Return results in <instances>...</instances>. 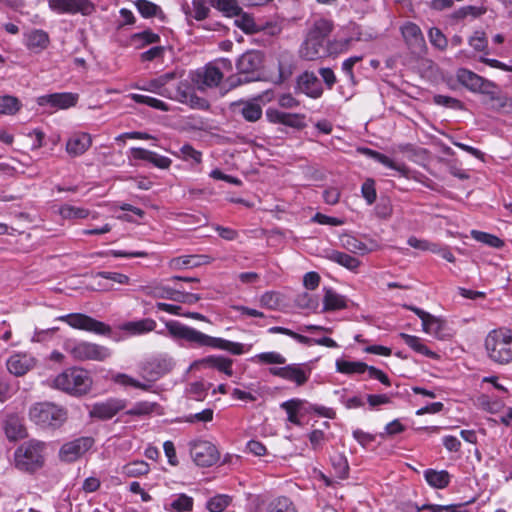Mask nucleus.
I'll return each instance as SVG.
<instances>
[{"instance_id": "a19ab883", "label": "nucleus", "mask_w": 512, "mask_h": 512, "mask_svg": "<svg viewBox=\"0 0 512 512\" xmlns=\"http://www.w3.org/2000/svg\"><path fill=\"white\" fill-rule=\"evenodd\" d=\"M130 40L132 45H134L136 48H143L144 46L149 44L159 43L161 38L152 30L147 29L142 32L132 34Z\"/></svg>"}, {"instance_id": "49530a36", "label": "nucleus", "mask_w": 512, "mask_h": 512, "mask_svg": "<svg viewBox=\"0 0 512 512\" xmlns=\"http://www.w3.org/2000/svg\"><path fill=\"white\" fill-rule=\"evenodd\" d=\"M211 386V383H204L203 381L192 382L188 385L186 393L193 400L204 401Z\"/></svg>"}, {"instance_id": "6ab92c4d", "label": "nucleus", "mask_w": 512, "mask_h": 512, "mask_svg": "<svg viewBox=\"0 0 512 512\" xmlns=\"http://www.w3.org/2000/svg\"><path fill=\"white\" fill-rule=\"evenodd\" d=\"M232 365L233 359L231 358L218 355H209L207 357L194 361L191 365V368H213L218 370L219 372L224 373L228 377H231L234 374Z\"/></svg>"}, {"instance_id": "680f3d73", "label": "nucleus", "mask_w": 512, "mask_h": 512, "mask_svg": "<svg viewBox=\"0 0 512 512\" xmlns=\"http://www.w3.org/2000/svg\"><path fill=\"white\" fill-rule=\"evenodd\" d=\"M361 193L368 205H372L376 201L377 192L375 188V181L372 178L366 179L362 184Z\"/></svg>"}, {"instance_id": "ddd939ff", "label": "nucleus", "mask_w": 512, "mask_h": 512, "mask_svg": "<svg viewBox=\"0 0 512 512\" xmlns=\"http://www.w3.org/2000/svg\"><path fill=\"white\" fill-rule=\"evenodd\" d=\"M49 8L57 14L90 15L95 6L90 0H47Z\"/></svg>"}, {"instance_id": "13d9d810", "label": "nucleus", "mask_w": 512, "mask_h": 512, "mask_svg": "<svg viewBox=\"0 0 512 512\" xmlns=\"http://www.w3.org/2000/svg\"><path fill=\"white\" fill-rule=\"evenodd\" d=\"M433 102L437 105H440V106H443L446 108H450V109H454V110H463L464 109V103L462 101H460L459 99L451 97V96L437 94V95H434Z\"/></svg>"}, {"instance_id": "58836bf2", "label": "nucleus", "mask_w": 512, "mask_h": 512, "mask_svg": "<svg viewBox=\"0 0 512 512\" xmlns=\"http://www.w3.org/2000/svg\"><path fill=\"white\" fill-rule=\"evenodd\" d=\"M399 336L415 352L428 358H437V354L431 351L426 345H424L419 337L406 333H400Z\"/></svg>"}, {"instance_id": "393cba45", "label": "nucleus", "mask_w": 512, "mask_h": 512, "mask_svg": "<svg viewBox=\"0 0 512 512\" xmlns=\"http://www.w3.org/2000/svg\"><path fill=\"white\" fill-rule=\"evenodd\" d=\"M131 154L134 159L147 161L160 169H168L172 163L170 158L144 148H132Z\"/></svg>"}, {"instance_id": "7c9ffc66", "label": "nucleus", "mask_w": 512, "mask_h": 512, "mask_svg": "<svg viewBox=\"0 0 512 512\" xmlns=\"http://www.w3.org/2000/svg\"><path fill=\"white\" fill-rule=\"evenodd\" d=\"M426 482L433 488L444 489L449 486L451 475L447 470L426 469L424 471Z\"/></svg>"}, {"instance_id": "774afa93", "label": "nucleus", "mask_w": 512, "mask_h": 512, "mask_svg": "<svg viewBox=\"0 0 512 512\" xmlns=\"http://www.w3.org/2000/svg\"><path fill=\"white\" fill-rule=\"evenodd\" d=\"M469 45L476 51H484L488 46V41L483 31H476L469 38Z\"/></svg>"}, {"instance_id": "2f4dec72", "label": "nucleus", "mask_w": 512, "mask_h": 512, "mask_svg": "<svg viewBox=\"0 0 512 512\" xmlns=\"http://www.w3.org/2000/svg\"><path fill=\"white\" fill-rule=\"evenodd\" d=\"M49 35L41 29H34L26 34V46L28 49L40 52L49 45Z\"/></svg>"}, {"instance_id": "0eeeda50", "label": "nucleus", "mask_w": 512, "mask_h": 512, "mask_svg": "<svg viewBox=\"0 0 512 512\" xmlns=\"http://www.w3.org/2000/svg\"><path fill=\"white\" fill-rule=\"evenodd\" d=\"M457 81L472 93L482 94L488 97L485 105L495 102L502 94L498 85L467 68H459L456 71Z\"/></svg>"}, {"instance_id": "69168bd1", "label": "nucleus", "mask_w": 512, "mask_h": 512, "mask_svg": "<svg viewBox=\"0 0 512 512\" xmlns=\"http://www.w3.org/2000/svg\"><path fill=\"white\" fill-rule=\"evenodd\" d=\"M350 43H351V39H348V38H346L344 40H332V41L329 40L326 43V47L328 50L327 56H330L333 54H338V53L348 50Z\"/></svg>"}, {"instance_id": "473e14b6", "label": "nucleus", "mask_w": 512, "mask_h": 512, "mask_svg": "<svg viewBox=\"0 0 512 512\" xmlns=\"http://www.w3.org/2000/svg\"><path fill=\"white\" fill-rule=\"evenodd\" d=\"M306 404L308 402L304 399L293 398L280 404L281 409L287 413V420L297 426L301 425V422L297 416V413L301 410L305 411Z\"/></svg>"}, {"instance_id": "4c0bfd02", "label": "nucleus", "mask_w": 512, "mask_h": 512, "mask_svg": "<svg viewBox=\"0 0 512 512\" xmlns=\"http://www.w3.org/2000/svg\"><path fill=\"white\" fill-rule=\"evenodd\" d=\"M370 367L361 361H347L343 359L336 361V370L343 374H362L366 371L369 373Z\"/></svg>"}, {"instance_id": "e2e57ef3", "label": "nucleus", "mask_w": 512, "mask_h": 512, "mask_svg": "<svg viewBox=\"0 0 512 512\" xmlns=\"http://www.w3.org/2000/svg\"><path fill=\"white\" fill-rule=\"evenodd\" d=\"M305 119L306 116L304 114L286 113L283 125L297 130H302L307 126Z\"/></svg>"}, {"instance_id": "338daca9", "label": "nucleus", "mask_w": 512, "mask_h": 512, "mask_svg": "<svg viewBox=\"0 0 512 512\" xmlns=\"http://www.w3.org/2000/svg\"><path fill=\"white\" fill-rule=\"evenodd\" d=\"M295 304L302 309L315 310L318 307V301L307 292L298 294L295 298Z\"/></svg>"}, {"instance_id": "1a4fd4ad", "label": "nucleus", "mask_w": 512, "mask_h": 512, "mask_svg": "<svg viewBox=\"0 0 512 512\" xmlns=\"http://www.w3.org/2000/svg\"><path fill=\"white\" fill-rule=\"evenodd\" d=\"M64 350L76 361H105L111 356L109 348L75 339H67L64 342Z\"/></svg>"}, {"instance_id": "3c124183", "label": "nucleus", "mask_w": 512, "mask_h": 512, "mask_svg": "<svg viewBox=\"0 0 512 512\" xmlns=\"http://www.w3.org/2000/svg\"><path fill=\"white\" fill-rule=\"evenodd\" d=\"M149 464L143 460H136L123 467V473L128 477H139L148 474Z\"/></svg>"}, {"instance_id": "4468645a", "label": "nucleus", "mask_w": 512, "mask_h": 512, "mask_svg": "<svg viewBox=\"0 0 512 512\" xmlns=\"http://www.w3.org/2000/svg\"><path fill=\"white\" fill-rule=\"evenodd\" d=\"M126 406L127 401L125 399L109 398L103 402L93 404L89 411V416L106 421L113 418L117 413L125 409Z\"/></svg>"}, {"instance_id": "c85d7f7f", "label": "nucleus", "mask_w": 512, "mask_h": 512, "mask_svg": "<svg viewBox=\"0 0 512 512\" xmlns=\"http://www.w3.org/2000/svg\"><path fill=\"white\" fill-rule=\"evenodd\" d=\"M401 33L410 49L421 48L425 44L421 29L413 22H406L401 27Z\"/></svg>"}, {"instance_id": "4be33fe9", "label": "nucleus", "mask_w": 512, "mask_h": 512, "mask_svg": "<svg viewBox=\"0 0 512 512\" xmlns=\"http://www.w3.org/2000/svg\"><path fill=\"white\" fill-rule=\"evenodd\" d=\"M326 44H321L318 41L306 36L305 40L300 46L299 55L302 59L307 61H314L320 58L327 57Z\"/></svg>"}, {"instance_id": "f3484780", "label": "nucleus", "mask_w": 512, "mask_h": 512, "mask_svg": "<svg viewBox=\"0 0 512 512\" xmlns=\"http://www.w3.org/2000/svg\"><path fill=\"white\" fill-rule=\"evenodd\" d=\"M222 79L223 73L218 67L212 64H207L204 68L197 70L192 78L193 82L201 90L217 87Z\"/></svg>"}, {"instance_id": "bf43d9fd", "label": "nucleus", "mask_w": 512, "mask_h": 512, "mask_svg": "<svg viewBox=\"0 0 512 512\" xmlns=\"http://www.w3.org/2000/svg\"><path fill=\"white\" fill-rule=\"evenodd\" d=\"M60 214L63 218L83 219L88 217L89 211L85 208L74 207L71 205H63L60 208Z\"/></svg>"}, {"instance_id": "c756f323", "label": "nucleus", "mask_w": 512, "mask_h": 512, "mask_svg": "<svg viewBox=\"0 0 512 512\" xmlns=\"http://www.w3.org/2000/svg\"><path fill=\"white\" fill-rule=\"evenodd\" d=\"M323 311H336L347 307V298L332 288H324Z\"/></svg>"}, {"instance_id": "de8ad7c7", "label": "nucleus", "mask_w": 512, "mask_h": 512, "mask_svg": "<svg viewBox=\"0 0 512 512\" xmlns=\"http://www.w3.org/2000/svg\"><path fill=\"white\" fill-rule=\"evenodd\" d=\"M232 502V497L227 494H217L206 502L209 512H223Z\"/></svg>"}, {"instance_id": "dca6fc26", "label": "nucleus", "mask_w": 512, "mask_h": 512, "mask_svg": "<svg viewBox=\"0 0 512 512\" xmlns=\"http://www.w3.org/2000/svg\"><path fill=\"white\" fill-rule=\"evenodd\" d=\"M2 427L9 441H18L28 436L24 417L17 413L7 414Z\"/></svg>"}, {"instance_id": "6e6552de", "label": "nucleus", "mask_w": 512, "mask_h": 512, "mask_svg": "<svg viewBox=\"0 0 512 512\" xmlns=\"http://www.w3.org/2000/svg\"><path fill=\"white\" fill-rule=\"evenodd\" d=\"M45 443L39 440H29L22 443L14 453L15 466L25 472H35L44 465Z\"/></svg>"}, {"instance_id": "79ce46f5", "label": "nucleus", "mask_w": 512, "mask_h": 512, "mask_svg": "<svg viewBox=\"0 0 512 512\" xmlns=\"http://www.w3.org/2000/svg\"><path fill=\"white\" fill-rule=\"evenodd\" d=\"M265 512H298L293 501L286 497L280 496L272 499L266 506Z\"/></svg>"}, {"instance_id": "a18cd8bd", "label": "nucleus", "mask_w": 512, "mask_h": 512, "mask_svg": "<svg viewBox=\"0 0 512 512\" xmlns=\"http://www.w3.org/2000/svg\"><path fill=\"white\" fill-rule=\"evenodd\" d=\"M208 256L206 255H187L182 257L174 258L171 261V265L174 268L181 269L186 267H195L203 263H207Z\"/></svg>"}, {"instance_id": "423d86ee", "label": "nucleus", "mask_w": 512, "mask_h": 512, "mask_svg": "<svg viewBox=\"0 0 512 512\" xmlns=\"http://www.w3.org/2000/svg\"><path fill=\"white\" fill-rule=\"evenodd\" d=\"M29 418L44 429H58L67 420V410L51 402H38L29 408Z\"/></svg>"}, {"instance_id": "cd10ccee", "label": "nucleus", "mask_w": 512, "mask_h": 512, "mask_svg": "<svg viewBox=\"0 0 512 512\" xmlns=\"http://www.w3.org/2000/svg\"><path fill=\"white\" fill-rule=\"evenodd\" d=\"M8 371L15 376L25 375L34 366V361L26 354H14L7 360Z\"/></svg>"}, {"instance_id": "9b49d317", "label": "nucleus", "mask_w": 512, "mask_h": 512, "mask_svg": "<svg viewBox=\"0 0 512 512\" xmlns=\"http://www.w3.org/2000/svg\"><path fill=\"white\" fill-rule=\"evenodd\" d=\"M56 320L65 322L73 329L84 330L97 335L110 336L112 333L110 325L83 313L62 315L57 317Z\"/></svg>"}, {"instance_id": "ea45409f", "label": "nucleus", "mask_w": 512, "mask_h": 512, "mask_svg": "<svg viewBox=\"0 0 512 512\" xmlns=\"http://www.w3.org/2000/svg\"><path fill=\"white\" fill-rule=\"evenodd\" d=\"M211 6L219 10L226 17L239 16L242 8L239 6L237 0H208Z\"/></svg>"}, {"instance_id": "37998d69", "label": "nucleus", "mask_w": 512, "mask_h": 512, "mask_svg": "<svg viewBox=\"0 0 512 512\" xmlns=\"http://www.w3.org/2000/svg\"><path fill=\"white\" fill-rule=\"evenodd\" d=\"M181 289L171 288L165 285L155 286L148 292L154 298L168 299L175 302H179Z\"/></svg>"}, {"instance_id": "a211bd4d", "label": "nucleus", "mask_w": 512, "mask_h": 512, "mask_svg": "<svg viewBox=\"0 0 512 512\" xmlns=\"http://www.w3.org/2000/svg\"><path fill=\"white\" fill-rule=\"evenodd\" d=\"M296 89L306 96L317 99L323 94V87L314 72L305 71L297 77Z\"/></svg>"}, {"instance_id": "2eb2a0df", "label": "nucleus", "mask_w": 512, "mask_h": 512, "mask_svg": "<svg viewBox=\"0 0 512 512\" xmlns=\"http://www.w3.org/2000/svg\"><path fill=\"white\" fill-rule=\"evenodd\" d=\"M94 444L92 437H79L63 444L60 448V458L67 462H73L85 454Z\"/></svg>"}, {"instance_id": "a878e982", "label": "nucleus", "mask_w": 512, "mask_h": 512, "mask_svg": "<svg viewBox=\"0 0 512 512\" xmlns=\"http://www.w3.org/2000/svg\"><path fill=\"white\" fill-rule=\"evenodd\" d=\"M333 29L334 23L332 20L319 18L314 21L307 36L321 44H326L329 41L328 36L331 34Z\"/></svg>"}, {"instance_id": "5701e85b", "label": "nucleus", "mask_w": 512, "mask_h": 512, "mask_svg": "<svg viewBox=\"0 0 512 512\" xmlns=\"http://www.w3.org/2000/svg\"><path fill=\"white\" fill-rule=\"evenodd\" d=\"M357 152L381 163L388 168L398 171L403 176H407L409 172L408 167L404 163H396L385 154H382L376 150L370 149L368 147H358Z\"/></svg>"}, {"instance_id": "864d4df0", "label": "nucleus", "mask_w": 512, "mask_h": 512, "mask_svg": "<svg viewBox=\"0 0 512 512\" xmlns=\"http://www.w3.org/2000/svg\"><path fill=\"white\" fill-rule=\"evenodd\" d=\"M471 236L476 241L484 243V244L488 245L489 247L500 248L504 245L503 241L500 238H498L495 235L486 233V232L472 230Z\"/></svg>"}, {"instance_id": "39448f33", "label": "nucleus", "mask_w": 512, "mask_h": 512, "mask_svg": "<svg viewBox=\"0 0 512 512\" xmlns=\"http://www.w3.org/2000/svg\"><path fill=\"white\" fill-rule=\"evenodd\" d=\"M485 349L490 360L498 364L512 361V331L498 328L490 331L485 338Z\"/></svg>"}, {"instance_id": "8fccbe9b", "label": "nucleus", "mask_w": 512, "mask_h": 512, "mask_svg": "<svg viewBox=\"0 0 512 512\" xmlns=\"http://www.w3.org/2000/svg\"><path fill=\"white\" fill-rule=\"evenodd\" d=\"M130 98L138 104H144V105H147L149 107H152V108L160 110V111H168L169 110L168 104H166L162 100H159V99L151 97V96L133 93L130 95Z\"/></svg>"}, {"instance_id": "09e8293b", "label": "nucleus", "mask_w": 512, "mask_h": 512, "mask_svg": "<svg viewBox=\"0 0 512 512\" xmlns=\"http://www.w3.org/2000/svg\"><path fill=\"white\" fill-rule=\"evenodd\" d=\"M21 102L11 95L0 96V114L14 115L21 108Z\"/></svg>"}, {"instance_id": "20e7f679", "label": "nucleus", "mask_w": 512, "mask_h": 512, "mask_svg": "<svg viewBox=\"0 0 512 512\" xmlns=\"http://www.w3.org/2000/svg\"><path fill=\"white\" fill-rule=\"evenodd\" d=\"M54 387L72 396L86 395L92 388V378L89 372L80 367H71L58 374Z\"/></svg>"}, {"instance_id": "7ed1b4c3", "label": "nucleus", "mask_w": 512, "mask_h": 512, "mask_svg": "<svg viewBox=\"0 0 512 512\" xmlns=\"http://www.w3.org/2000/svg\"><path fill=\"white\" fill-rule=\"evenodd\" d=\"M264 55L257 50L243 53L236 62L237 74L227 78L229 88L261 80Z\"/></svg>"}, {"instance_id": "aec40b11", "label": "nucleus", "mask_w": 512, "mask_h": 512, "mask_svg": "<svg viewBox=\"0 0 512 512\" xmlns=\"http://www.w3.org/2000/svg\"><path fill=\"white\" fill-rule=\"evenodd\" d=\"M78 101V94L63 92L43 95L37 98L39 106H51L55 109H68L74 107Z\"/></svg>"}, {"instance_id": "b1692460", "label": "nucleus", "mask_w": 512, "mask_h": 512, "mask_svg": "<svg viewBox=\"0 0 512 512\" xmlns=\"http://www.w3.org/2000/svg\"><path fill=\"white\" fill-rule=\"evenodd\" d=\"M231 109L233 112H238L248 122H256L262 117V107L256 101L233 102Z\"/></svg>"}, {"instance_id": "bb28decb", "label": "nucleus", "mask_w": 512, "mask_h": 512, "mask_svg": "<svg viewBox=\"0 0 512 512\" xmlns=\"http://www.w3.org/2000/svg\"><path fill=\"white\" fill-rule=\"evenodd\" d=\"M194 507V499L185 493L173 494L164 504L167 512H191Z\"/></svg>"}, {"instance_id": "f03ea898", "label": "nucleus", "mask_w": 512, "mask_h": 512, "mask_svg": "<svg viewBox=\"0 0 512 512\" xmlns=\"http://www.w3.org/2000/svg\"><path fill=\"white\" fill-rule=\"evenodd\" d=\"M250 361L261 365H284L282 367H270L269 373L272 376L292 382L297 387L304 386L312 373V368L309 363H292L285 365L287 361L286 358L276 351L256 354L250 358Z\"/></svg>"}, {"instance_id": "603ef678", "label": "nucleus", "mask_w": 512, "mask_h": 512, "mask_svg": "<svg viewBox=\"0 0 512 512\" xmlns=\"http://www.w3.org/2000/svg\"><path fill=\"white\" fill-rule=\"evenodd\" d=\"M488 109L501 114H512V97L502 93L499 98L489 104Z\"/></svg>"}, {"instance_id": "052dcab7", "label": "nucleus", "mask_w": 512, "mask_h": 512, "mask_svg": "<svg viewBox=\"0 0 512 512\" xmlns=\"http://www.w3.org/2000/svg\"><path fill=\"white\" fill-rule=\"evenodd\" d=\"M235 24L245 33H255L258 28L252 16L241 12L239 18L235 20Z\"/></svg>"}, {"instance_id": "0e129e2a", "label": "nucleus", "mask_w": 512, "mask_h": 512, "mask_svg": "<svg viewBox=\"0 0 512 512\" xmlns=\"http://www.w3.org/2000/svg\"><path fill=\"white\" fill-rule=\"evenodd\" d=\"M429 39L431 44L439 50L446 49L448 41L442 31L436 27L429 30Z\"/></svg>"}, {"instance_id": "f257e3e1", "label": "nucleus", "mask_w": 512, "mask_h": 512, "mask_svg": "<svg viewBox=\"0 0 512 512\" xmlns=\"http://www.w3.org/2000/svg\"><path fill=\"white\" fill-rule=\"evenodd\" d=\"M169 335L175 340H185L186 342L199 347H211L228 351L233 355H242L252 348V344H242L233 342L220 337L207 335L195 328L186 326L179 321L169 320L165 323Z\"/></svg>"}, {"instance_id": "c03bdc74", "label": "nucleus", "mask_w": 512, "mask_h": 512, "mask_svg": "<svg viewBox=\"0 0 512 512\" xmlns=\"http://www.w3.org/2000/svg\"><path fill=\"white\" fill-rule=\"evenodd\" d=\"M331 464L334 471V475L341 480L347 479L349 476V463L344 454H336L331 457Z\"/></svg>"}, {"instance_id": "c9c22d12", "label": "nucleus", "mask_w": 512, "mask_h": 512, "mask_svg": "<svg viewBox=\"0 0 512 512\" xmlns=\"http://www.w3.org/2000/svg\"><path fill=\"white\" fill-rule=\"evenodd\" d=\"M326 257L328 260L335 262L350 271H356L361 263L358 258L338 250L330 251Z\"/></svg>"}, {"instance_id": "e433bc0d", "label": "nucleus", "mask_w": 512, "mask_h": 512, "mask_svg": "<svg viewBox=\"0 0 512 512\" xmlns=\"http://www.w3.org/2000/svg\"><path fill=\"white\" fill-rule=\"evenodd\" d=\"M134 5L143 18L158 17L164 19V13L160 6L148 0H136Z\"/></svg>"}, {"instance_id": "4d7b16f0", "label": "nucleus", "mask_w": 512, "mask_h": 512, "mask_svg": "<svg viewBox=\"0 0 512 512\" xmlns=\"http://www.w3.org/2000/svg\"><path fill=\"white\" fill-rule=\"evenodd\" d=\"M486 12V10L483 7H477V6H463L459 8L458 10L454 11L451 15V17L455 20H462L468 16H471L473 18L480 17Z\"/></svg>"}, {"instance_id": "412c9836", "label": "nucleus", "mask_w": 512, "mask_h": 512, "mask_svg": "<svg viewBox=\"0 0 512 512\" xmlns=\"http://www.w3.org/2000/svg\"><path fill=\"white\" fill-rule=\"evenodd\" d=\"M92 145V137L86 132L73 133L66 143V151L72 157L84 154Z\"/></svg>"}, {"instance_id": "72a5a7b5", "label": "nucleus", "mask_w": 512, "mask_h": 512, "mask_svg": "<svg viewBox=\"0 0 512 512\" xmlns=\"http://www.w3.org/2000/svg\"><path fill=\"white\" fill-rule=\"evenodd\" d=\"M156 321L151 318H144L137 321H129L122 325L124 331L133 335L145 334L154 331L156 328Z\"/></svg>"}, {"instance_id": "6e6d98bb", "label": "nucleus", "mask_w": 512, "mask_h": 512, "mask_svg": "<svg viewBox=\"0 0 512 512\" xmlns=\"http://www.w3.org/2000/svg\"><path fill=\"white\" fill-rule=\"evenodd\" d=\"M210 9L206 6L204 0H193L192 11H185L187 17H192L197 21L206 19L209 15Z\"/></svg>"}, {"instance_id": "9d476101", "label": "nucleus", "mask_w": 512, "mask_h": 512, "mask_svg": "<svg viewBox=\"0 0 512 512\" xmlns=\"http://www.w3.org/2000/svg\"><path fill=\"white\" fill-rule=\"evenodd\" d=\"M175 366V362L168 354H159L146 360L141 364L140 375L145 380L144 383L151 384L170 373Z\"/></svg>"}, {"instance_id": "f8f14e48", "label": "nucleus", "mask_w": 512, "mask_h": 512, "mask_svg": "<svg viewBox=\"0 0 512 512\" xmlns=\"http://www.w3.org/2000/svg\"><path fill=\"white\" fill-rule=\"evenodd\" d=\"M190 455L197 466L210 467L217 463L220 454L214 444L199 440L191 444Z\"/></svg>"}, {"instance_id": "5fc2aeb1", "label": "nucleus", "mask_w": 512, "mask_h": 512, "mask_svg": "<svg viewBox=\"0 0 512 512\" xmlns=\"http://www.w3.org/2000/svg\"><path fill=\"white\" fill-rule=\"evenodd\" d=\"M113 380L115 383L120 384L122 386H132L144 391H149L152 388L151 384L140 382L124 373L116 374Z\"/></svg>"}, {"instance_id": "f704fd0d", "label": "nucleus", "mask_w": 512, "mask_h": 512, "mask_svg": "<svg viewBox=\"0 0 512 512\" xmlns=\"http://www.w3.org/2000/svg\"><path fill=\"white\" fill-rule=\"evenodd\" d=\"M168 91L170 96H167V98L184 103L187 102L188 97H191L194 87L189 81L184 80L168 87Z\"/></svg>"}]
</instances>
